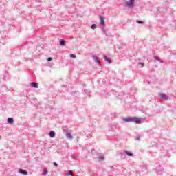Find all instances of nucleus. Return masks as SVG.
<instances>
[{
  "mask_svg": "<svg viewBox=\"0 0 176 176\" xmlns=\"http://www.w3.org/2000/svg\"><path fill=\"white\" fill-rule=\"evenodd\" d=\"M122 120L126 123L133 122V123H136V124L141 123V118H138L137 117H128L126 118H123Z\"/></svg>",
  "mask_w": 176,
  "mask_h": 176,
  "instance_id": "1",
  "label": "nucleus"
},
{
  "mask_svg": "<svg viewBox=\"0 0 176 176\" xmlns=\"http://www.w3.org/2000/svg\"><path fill=\"white\" fill-rule=\"evenodd\" d=\"M134 2H135V0H129V1H127L125 3V7L129 8V9H133L134 8Z\"/></svg>",
  "mask_w": 176,
  "mask_h": 176,
  "instance_id": "2",
  "label": "nucleus"
},
{
  "mask_svg": "<svg viewBox=\"0 0 176 176\" xmlns=\"http://www.w3.org/2000/svg\"><path fill=\"white\" fill-rule=\"evenodd\" d=\"M160 97L162 100V101H167V100H168V96H167L164 94H160Z\"/></svg>",
  "mask_w": 176,
  "mask_h": 176,
  "instance_id": "3",
  "label": "nucleus"
},
{
  "mask_svg": "<svg viewBox=\"0 0 176 176\" xmlns=\"http://www.w3.org/2000/svg\"><path fill=\"white\" fill-rule=\"evenodd\" d=\"M99 19L100 24L102 25V27H105V21H104V17L100 16Z\"/></svg>",
  "mask_w": 176,
  "mask_h": 176,
  "instance_id": "4",
  "label": "nucleus"
},
{
  "mask_svg": "<svg viewBox=\"0 0 176 176\" xmlns=\"http://www.w3.org/2000/svg\"><path fill=\"white\" fill-rule=\"evenodd\" d=\"M19 171L21 174H23V175H27V174H28V172H27V170L24 169H19Z\"/></svg>",
  "mask_w": 176,
  "mask_h": 176,
  "instance_id": "5",
  "label": "nucleus"
},
{
  "mask_svg": "<svg viewBox=\"0 0 176 176\" xmlns=\"http://www.w3.org/2000/svg\"><path fill=\"white\" fill-rule=\"evenodd\" d=\"M103 58L105 60V61H107V63H109V64H112V60L110 58H108V57H107V56H104Z\"/></svg>",
  "mask_w": 176,
  "mask_h": 176,
  "instance_id": "6",
  "label": "nucleus"
},
{
  "mask_svg": "<svg viewBox=\"0 0 176 176\" xmlns=\"http://www.w3.org/2000/svg\"><path fill=\"white\" fill-rule=\"evenodd\" d=\"M7 122L8 123H10V124H12L14 123V120L12 118H8Z\"/></svg>",
  "mask_w": 176,
  "mask_h": 176,
  "instance_id": "7",
  "label": "nucleus"
},
{
  "mask_svg": "<svg viewBox=\"0 0 176 176\" xmlns=\"http://www.w3.org/2000/svg\"><path fill=\"white\" fill-rule=\"evenodd\" d=\"M93 58L94 61H96L99 65H101V62H100V60H98V58L96 56H93Z\"/></svg>",
  "mask_w": 176,
  "mask_h": 176,
  "instance_id": "8",
  "label": "nucleus"
},
{
  "mask_svg": "<svg viewBox=\"0 0 176 176\" xmlns=\"http://www.w3.org/2000/svg\"><path fill=\"white\" fill-rule=\"evenodd\" d=\"M55 136H56V133L54 131H51L50 132V137H51V138H54Z\"/></svg>",
  "mask_w": 176,
  "mask_h": 176,
  "instance_id": "9",
  "label": "nucleus"
},
{
  "mask_svg": "<svg viewBox=\"0 0 176 176\" xmlns=\"http://www.w3.org/2000/svg\"><path fill=\"white\" fill-rule=\"evenodd\" d=\"M30 85L32 87H34V89H38V82H32Z\"/></svg>",
  "mask_w": 176,
  "mask_h": 176,
  "instance_id": "10",
  "label": "nucleus"
},
{
  "mask_svg": "<svg viewBox=\"0 0 176 176\" xmlns=\"http://www.w3.org/2000/svg\"><path fill=\"white\" fill-rule=\"evenodd\" d=\"M66 137H67V138H68L69 140H72V138H74V137L72 136V135H71V133H66Z\"/></svg>",
  "mask_w": 176,
  "mask_h": 176,
  "instance_id": "11",
  "label": "nucleus"
},
{
  "mask_svg": "<svg viewBox=\"0 0 176 176\" xmlns=\"http://www.w3.org/2000/svg\"><path fill=\"white\" fill-rule=\"evenodd\" d=\"M59 44L60 46H65V41L64 39H60Z\"/></svg>",
  "mask_w": 176,
  "mask_h": 176,
  "instance_id": "12",
  "label": "nucleus"
},
{
  "mask_svg": "<svg viewBox=\"0 0 176 176\" xmlns=\"http://www.w3.org/2000/svg\"><path fill=\"white\" fill-rule=\"evenodd\" d=\"M124 153L127 155V156H133V153L131 152L128 151H124Z\"/></svg>",
  "mask_w": 176,
  "mask_h": 176,
  "instance_id": "13",
  "label": "nucleus"
},
{
  "mask_svg": "<svg viewBox=\"0 0 176 176\" xmlns=\"http://www.w3.org/2000/svg\"><path fill=\"white\" fill-rule=\"evenodd\" d=\"M74 176V172L72 170H69L67 176Z\"/></svg>",
  "mask_w": 176,
  "mask_h": 176,
  "instance_id": "14",
  "label": "nucleus"
},
{
  "mask_svg": "<svg viewBox=\"0 0 176 176\" xmlns=\"http://www.w3.org/2000/svg\"><path fill=\"white\" fill-rule=\"evenodd\" d=\"M98 159L99 162H101V160H104V155H99Z\"/></svg>",
  "mask_w": 176,
  "mask_h": 176,
  "instance_id": "15",
  "label": "nucleus"
},
{
  "mask_svg": "<svg viewBox=\"0 0 176 176\" xmlns=\"http://www.w3.org/2000/svg\"><path fill=\"white\" fill-rule=\"evenodd\" d=\"M43 175H47V169H44L43 170Z\"/></svg>",
  "mask_w": 176,
  "mask_h": 176,
  "instance_id": "16",
  "label": "nucleus"
},
{
  "mask_svg": "<svg viewBox=\"0 0 176 176\" xmlns=\"http://www.w3.org/2000/svg\"><path fill=\"white\" fill-rule=\"evenodd\" d=\"M91 30H96L97 28V25L94 24L91 26Z\"/></svg>",
  "mask_w": 176,
  "mask_h": 176,
  "instance_id": "17",
  "label": "nucleus"
},
{
  "mask_svg": "<svg viewBox=\"0 0 176 176\" xmlns=\"http://www.w3.org/2000/svg\"><path fill=\"white\" fill-rule=\"evenodd\" d=\"M155 60H157V61H160V63H163V60L160 59V58L155 57Z\"/></svg>",
  "mask_w": 176,
  "mask_h": 176,
  "instance_id": "18",
  "label": "nucleus"
},
{
  "mask_svg": "<svg viewBox=\"0 0 176 176\" xmlns=\"http://www.w3.org/2000/svg\"><path fill=\"white\" fill-rule=\"evenodd\" d=\"M70 57H71L72 58H76V55H75V54H70Z\"/></svg>",
  "mask_w": 176,
  "mask_h": 176,
  "instance_id": "19",
  "label": "nucleus"
},
{
  "mask_svg": "<svg viewBox=\"0 0 176 176\" xmlns=\"http://www.w3.org/2000/svg\"><path fill=\"white\" fill-rule=\"evenodd\" d=\"M136 23H138V24H144V21H137Z\"/></svg>",
  "mask_w": 176,
  "mask_h": 176,
  "instance_id": "20",
  "label": "nucleus"
},
{
  "mask_svg": "<svg viewBox=\"0 0 176 176\" xmlns=\"http://www.w3.org/2000/svg\"><path fill=\"white\" fill-rule=\"evenodd\" d=\"M140 65H141V68H142V67H144V63L140 62Z\"/></svg>",
  "mask_w": 176,
  "mask_h": 176,
  "instance_id": "21",
  "label": "nucleus"
},
{
  "mask_svg": "<svg viewBox=\"0 0 176 176\" xmlns=\"http://www.w3.org/2000/svg\"><path fill=\"white\" fill-rule=\"evenodd\" d=\"M54 166L55 167H57V166H58V164H57V163H56V162H54Z\"/></svg>",
  "mask_w": 176,
  "mask_h": 176,
  "instance_id": "22",
  "label": "nucleus"
},
{
  "mask_svg": "<svg viewBox=\"0 0 176 176\" xmlns=\"http://www.w3.org/2000/svg\"><path fill=\"white\" fill-rule=\"evenodd\" d=\"M47 61H52V58H50V57L48 58H47Z\"/></svg>",
  "mask_w": 176,
  "mask_h": 176,
  "instance_id": "23",
  "label": "nucleus"
},
{
  "mask_svg": "<svg viewBox=\"0 0 176 176\" xmlns=\"http://www.w3.org/2000/svg\"><path fill=\"white\" fill-rule=\"evenodd\" d=\"M136 140H138V141H140V137L136 138Z\"/></svg>",
  "mask_w": 176,
  "mask_h": 176,
  "instance_id": "24",
  "label": "nucleus"
}]
</instances>
